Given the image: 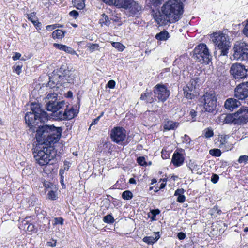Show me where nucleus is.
Here are the masks:
<instances>
[{
  "mask_svg": "<svg viewBox=\"0 0 248 248\" xmlns=\"http://www.w3.org/2000/svg\"><path fill=\"white\" fill-rule=\"evenodd\" d=\"M31 112H27L25 116L26 123L32 132L36 131L35 138L38 144L46 147H53L60 140L62 129L61 127L53 125L41 126L42 122L48 120L47 113L40 108L37 103L31 104Z\"/></svg>",
  "mask_w": 248,
  "mask_h": 248,
  "instance_id": "1",
  "label": "nucleus"
},
{
  "mask_svg": "<svg viewBox=\"0 0 248 248\" xmlns=\"http://www.w3.org/2000/svg\"><path fill=\"white\" fill-rule=\"evenodd\" d=\"M183 4L178 0H169L161 7L160 10L155 12L153 18L159 26L178 21L183 14Z\"/></svg>",
  "mask_w": 248,
  "mask_h": 248,
  "instance_id": "2",
  "label": "nucleus"
},
{
  "mask_svg": "<svg viewBox=\"0 0 248 248\" xmlns=\"http://www.w3.org/2000/svg\"><path fill=\"white\" fill-rule=\"evenodd\" d=\"M48 111H52L57 119L60 120H71L78 113V111L73 107L69 108L64 101L60 102L49 101L46 104Z\"/></svg>",
  "mask_w": 248,
  "mask_h": 248,
  "instance_id": "3",
  "label": "nucleus"
},
{
  "mask_svg": "<svg viewBox=\"0 0 248 248\" xmlns=\"http://www.w3.org/2000/svg\"><path fill=\"white\" fill-rule=\"evenodd\" d=\"M56 151L54 147H46L38 143L33 152L36 161L40 166H45L54 158Z\"/></svg>",
  "mask_w": 248,
  "mask_h": 248,
  "instance_id": "4",
  "label": "nucleus"
},
{
  "mask_svg": "<svg viewBox=\"0 0 248 248\" xmlns=\"http://www.w3.org/2000/svg\"><path fill=\"white\" fill-rule=\"evenodd\" d=\"M224 121L227 124H246L248 122V108L242 107L236 112L227 115Z\"/></svg>",
  "mask_w": 248,
  "mask_h": 248,
  "instance_id": "5",
  "label": "nucleus"
},
{
  "mask_svg": "<svg viewBox=\"0 0 248 248\" xmlns=\"http://www.w3.org/2000/svg\"><path fill=\"white\" fill-rule=\"evenodd\" d=\"M62 80L66 81L69 83H73L74 77L72 76L71 72L68 69H65L62 66L61 67L60 70L54 75L49 78V81L47 83V86L50 88L54 87L55 85H57Z\"/></svg>",
  "mask_w": 248,
  "mask_h": 248,
  "instance_id": "6",
  "label": "nucleus"
},
{
  "mask_svg": "<svg viewBox=\"0 0 248 248\" xmlns=\"http://www.w3.org/2000/svg\"><path fill=\"white\" fill-rule=\"evenodd\" d=\"M193 57L199 62L205 64H209L212 60V56L205 44H200L195 47Z\"/></svg>",
  "mask_w": 248,
  "mask_h": 248,
  "instance_id": "7",
  "label": "nucleus"
},
{
  "mask_svg": "<svg viewBox=\"0 0 248 248\" xmlns=\"http://www.w3.org/2000/svg\"><path fill=\"white\" fill-rule=\"evenodd\" d=\"M224 33H216L214 35V42L217 48L220 51V56H226L231 46L230 42L227 39Z\"/></svg>",
  "mask_w": 248,
  "mask_h": 248,
  "instance_id": "8",
  "label": "nucleus"
},
{
  "mask_svg": "<svg viewBox=\"0 0 248 248\" xmlns=\"http://www.w3.org/2000/svg\"><path fill=\"white\" fill-rule=\"evenodd\" d=\"M234 59L244 61L248 59V45L245 42H236L233 47Z\"/></svg>",
  "mask_w": 248,
  "mask_h": 248,
  "instance_id": "9",
  "label": "nucleus"
},
{
  "mask_svg": "<svg viewBox=\"0 0 248 248\" xmlns=\"http://www.w3.org/2000/svg\"><path fill=\"white\" fill-rule=\"evenodd\" d=\"M115 6L127 10L130 16L136 15L141 10V7L134 0H117Z\"/></svg>",
  "mask_w": 248,
  "mask_h": 248,
  "instance_id": "10",
  "label": "nucleus"
},
{
  "mask_svg": "<svg viewBox=\"0 0 248 248\" xmlns=\"http://www.w3.org/2000/svg\"><path fill=\"white\" fill-rule=\"evenodd\" d=\"M231 75L235 79L240 80L244 79L248 76V70L246 66L240 63L232 64L230 68Z\"/></svg>",
  "mask_w": 248,
  "mask_h": 248,
  "instance_id": "11",
  "label": "nucleus"
},
{
  "mask_svg": "<svg viewBox=\"0 0 248 248\" xmlns=\"http://www.w3.org/2000/svg\"><path fill=\"white\" fill-rule=\"evenodd\" d=\"M19 228L25 231L28 234L36 233L38 232V225L35 224V220L32 216L26 217L21 221Z\"/></svg>",
  "mask_w": 248,
  "mask_h": 248,
  "instance_id": "12",
  "label": "nucleus"
},
{
  "mask_svg": "<svg viewBox=\"0 0 248 248\" xmlns=\"http://www.w3.org/2000/svg\"><path fill=\"white\" fill-rule=\"evenodd\" d=\"M206 111L212 112L217 107V97L214 93H206L201 99Z\"/></svg>",
  "mask_w": 248,
  "mask_h": 248,
  "instance_id": "13",
  "label": "nucleus"
},
{
  "mask_svg": "<svg viewBox=\"0 0 248 248\" xmlns=\"http://www.w3.org/2000/svg\"><path fill=\"white\" fill-rule=\"evenodd\" d=\"M112 140L120 145H123L126 138V131L123 127H115L110 132Z\"/></svg>",
  "mask_w": 248,
  "mask_h": 248,
  "instance_id": "14",
  "label": "nucleus"
},
{
  "mask_svg": "<svg viewBox=\"0 0 248 248\" xmlns=\"http://www.w3.org/2000/svg\"><path fill=\"white\" fill-rule=\"evenodd\" d=\"M154 94L159 101L164 102L170 94V91L164 84H157L154 87Z\"/></svg>",
  "mask_w": 248,
  "mask_h": 248,
  "instance_id": "15",
  "label": "nucleus"
},
{
  "mask_svg": "<svg viewBox=\"0 0 248 248\" xmlns=\"http://www.w3.org/2000/svg\"><path fill=\"white\" fill-rule=\"evenodd\" d=\"M234 96L239 100H244L248 97V82L241 83L236 86Z\"/></svg>",
  "mask_w": 248,
  "mask_h": 248,
  "instance_id": "16",
  "label": "nucleus"
},
{
  "mask_svg": "<svg viewBox=\"0 0 248 248\" xmlns=\"http://www.w3.org/2000/svg\"><path fill=\"white\" fill-rule=\"evenodd\" d=\"M190 59L186 54L182 55L176 58L173 62V65H177L180 69H185L188 63L190 62Z\"/></svg>",
  "mask_w": 248,
  "mask_h": 248,
  "instance_id": "17",
  "label": "nucleus"
},
{
  "mask_svg": "<svg viewBox=\"0 0 248 248\" xmlns=\"http://www.w3.org/2000/svg\"><path fill=\"white\" fill-rule=\"evenodd\" d=\"M229 138L228 135H219L218 137V142L219 144L217 146L221 149L223 152L227 151L232 149L231 145L228 143L227 140Z\"/></svg>",
  "mask_w": 248,
  "mask_h": 248,
  "instance_id": "18",
  "label": "nucleus"
},
{
  "mask_svg": "<svg viewBox=\"0 0 248 248\" xmlns=\"http://www.w3.org/2000/svg\"><path fill=\"white\" fill-rule=\"evenodd\" d=\"M185 157L183 154L175 151L171 159V163L175 167H178L182 165L184 162Z\"/></svg>",
  "mask_w": 248,
  "mask_h": 248,
  "instance_id": "19",
  "label": "nucleus"
},
{
  "mask_svg": "<svg viewBox=\"0 0 248 248\" xmlns=\"http://www.w3.org/2000/svg\"><path fill=\"white\" fill-rule=\"evenodd\" d=\"M240 102L236 99L229 98L226 100L224 106L227 109L233 111L240 106Z\"/></svg>",
  "mask_w": 248,
  "mask_h": 248,
  "instance_id": "20",
  "label": "nucleus"
},
{
  "mask_svg": "<svg viewBox=\"0 0 248 248\" xmlns=\"http://www.w3.org/2000/svg\"><path fill=\"white\" fill-rule=\"evenodd\" d=\"M179 123L174 122L168 119L165 120L163 125L165 130H173L176 129L179 126Z\"/></svg>",
  "mask_w": 248,
  "mask_h": 248,
  "instance_id": "21",
  "label": "nucleus"
},
{
  "mask_svg": "<svg viewBox=\"0 0 248 248\" xmlns=\"http://www.w3.org/2000/svg\"><path fill=\"white\" fill-rule=\"evenodd\" d=\"M156 97L155 94H153L152 91H148V89H146L145 92L141 94L140 99L145 101L147 103H151L155 100H156Z\"/></svg>",
  "mask_w": 248,
  "mask_h": 248,
  "instance_id": "22",
  "label": "nucleus"
},
{
  "mask_svg": "<svg viewBox=\"0 0 248 248\" xmlns=\"http://www.w3.org/2000/svg\"><path fill=\"white\" fill-rule=\"evenodd\" d=\"M160 238L159 232H155V237L154 236H146L143 238V241L148 244H153L156 242Z\"/></svg>",
  "mask_w": 248,
  "mask_h": 248,
  "instance_id": "23",
  "label": "nucleus"
},
{
  "mask_svg": "<svg viewBox=\"0 0 248 248\" xmlns=\"http://www.w3.org/2000/svg\"><path fill=\"white\" fill-rule=\"evenodd\" d=\"M183 90L184 95L186 98L192 99L194 98L195 96L194 89L186 86L184 88Z\"/></svg>",
  "mask_w": 248,
  "mask_h": 248,
  "instance_id": "24",
  "label": "nucleus"
},
{
  "mask_svg": "<svg viewBox=\"0 0 248 248\" xmlns=\"http://www.w3.org/2000/svg\"><path fill=\"white\" fill-rule=\"evenodd\" d=\"M54 46L59 50L64 51L70 54H74L75 52L71 47L66 45L55 43L54 44Z\"/></svg>",
  "mask_w": 248,
  "mask_h": 248,
  "instance_id": "25",
  "label": "nucleus"
},
{
  "mask_svg": "<svg viewBox=\"0 0 248 248\" xmlns=\"http://www.w3.org/2000/svg\"><path fill=\"white\" fill-rule=\"evenodd\" d=\"M170 37L169 32L165 30L160 31L155 35V38L159 41H166Z\"/></svg>",
  "mask_w": 248,
  "mask_h": 248,
  "instance_id": "26",
  "label": "nucleus"
},
{
  "mask_svg": "<svg viewBox=\"0 0 248 248\" xmlns=\"http://www.w3.org/2000/svg\"><path fill=\"white\" fill-rule=\"evenodd\" d=\"M125 180L123 178H121L119 179L117 182L112 186L111 189H122L124 188V186H125Z\"/></svg>",
  "mask_w": 248,
  "mask_h": 248,
  "instance_id": "27",
  "label": "nucleus"
},
{
  "mask_svg": "<svg viewBox=\"0 0 248 248\" xmlns=\"http://www.w3.org/2000/svg\"><path fill=\"white\" fill-rule=\"evenodd\" d=\"M110 21L109 20L108 17L105 14L101 15V18L99 20V23L102 26L103 25L108 26L110 24Z\"/></svg>",
  "mask_w": 248,
  "mask_h": 248,
  "instance_id": "28",
  "label": "nucleus"
},
{
  "mask_svg": "<svg viewBox=\"0 0 248 248\" xmlns=\"http://www.w3.org/2000/svg\"><path fill=\"white\" fill-rule=\"evenodd\" d=\"M73 3L74 7L79 10L83 9L85 6L83 0H73Z\"/></svg>",
  "mask_w": 248,
  "mask_h": 248,
  "instance_id": "29",
  "label": "nucleus"
},
{
  "mask_svg": "<svg viewBox=\"0 0 248 248\" xmlns=\"http://www.w3.org/2000/svg\"><path fill=\"white\" fill-rule=\"evenodd\" d=\"M52 37L55 38H58V39H61L63 38L64 36V32H63L61 30H56L52 32Z\"/></svg>",
  "mask_w": 248,
  "mask_h": 248,
  "instance_id": "30",
  "label": "nucleus"
},
{
  "mask_svg": "<svg viewBox=\"0 0 248 248\" xmlns=\"http://www.w3.org/2000/svg\"><path fill=\"white\" fill-rule=\"evenodd\" d=\"M35 211L39 219L45 218L46 217V212L42 210L40 207H36Z\"/></svg>",
  "mask_w": 248,
  "mask_h": 248,
  "instance_id": "31",
  "label": "nucleus"
},
{
  "mask_svg": "<svg viewBox=\"0 0 248 248\" xmlns=\"http://www.w3.org/2000/svg\"><path fill=\"white\" fill-rule=\"evenodd\" d=\"M202 134L203 135V136L205 138H207V139L213 137L214 135L213 130L212 128L211 127H208V128H205L203 131Z\"/></svg>",
  "mask_w": 248,
  "mask_h": 248,
  "instance_id": "32",
  "label": "nucleus"
},
{
  "mask_svg": "<svg viewBox=\"0 0 248 248\" xmlns=\"http://www.w3.org/2000/svg\"><path fill=\"white\" fill-rule=\"evenodd\" d=\"M187 166L191 170L192 173L197 171L199 169V166L194 161H190L187 164Z\"/></svg>",
  "mask_w": 248,
  "mask_h": 248,
  "instance_id": "33",
  "label": "nucleus"
},
{
  "mask_svg": "<svg viewBox=\"0 0 248 248\" xmlns=\"http://www.w3.org/2000/svg\"><path fill=\"white\" fill-rule=\"evenodd\" d=\"M103 220L105 223L108 224H112L115 221L114 217L111 214H109L104 217Z\"/></svg>",
  "mask_w": 248,
  "mask_h": 248,
  "instance_id": "34",
  "label": "nucleus"
},
{
  "mask_svg": "<svg viewBox=\"0 0 248 248\" xmlns=\"http://www.w3.org/2000/svg\"><path fill=\"white\" fill-rule=\"evenodd\" d=\"M198 80L199 78H192L190 80V82L186 86L195 90L196 86L198 82Z\"/></svg>",
  "mask_w": 248,
  "mask_h": 248,
  "instance_id": "35",
  "label": "nucleus"
},
{
  "mask_svg": "<svg viewBox=\"0 0 248 248\" xmlns=\"http://www.w3.org/2000/svg\"><path fill=\"white\" fill-rule=\"evenodd\" d=\"M209 154L213 156L219 157L221 155V152L219 149H213L209 151Z\"/></svg>",
  "mask_w": 248,
  "mask_h": 248,
  "instance_id": "36",
  "label": "nucleus"
},
{
  "mask_svg": "<svg viewBox=\"0 0 248 248\" xmlns=\"http://www.w3.org/2000/svg\"><path fill=\"white\" fill-rule=\"evenodd\" d=\"M133 197V194L132 193L129 191V190H126L123 192L122 194V198L126 200H130Z\"/></svg>",
  "mask_w": 248,
  "mask_h": 248,
  "instance_id": "37",
  "label": "nucleus"
},
{
  "mask_svg": "<svg viewBox=\"0 0 248 248\" xmlns=\"http://www.w3.org/2000/svg\"><path fill=\"white\" fill-rule=\"evenodd\" d=\"M36 13L35 12L31 13L30 14H27L28 19L30 21H31L33 25H35V21H36L37 20L36 19L37 18L35 16Z\"/></svg>",
  "mask_w": 248,
  "mask_h": 248,
  "instance_id": "38",
  "label": "nucleus"
},
{
  "mask_svg": "<svg viewBox=\"0 0 248 248\" xmlns=\"http://www.w3.org/2000/svg\"><path fill=\"white\" fill-rule=\"evenodd\" d=\"M112 45L115 48H117L119 51H122L125 48L124 46L120 42H113Z\"/></svg>",
  "mask_w": 248,
  "mask_h": 248,
  "instance_id": "39",
  "label": "nucleus"
},
{
  "mask_svg": "<svg viewBox=\"0 0 248 248\" xmlns=\"http://www.w3.org/2000/svg\"><path fill=\"white\" fill-rule=\"evenodd\" d=\"M137 163L142 166L148 165L147 163L145 161V158L144 156H140L137 159Z\"/></svg>",
  "mask_w": 248,
  "mask_h": 248,
  "instance_id": "40",
  "label": "nucleus"
},
{
  "mask_svg": "<svg viewBox=\"0 0 248 248\" xmlns=\"http://www.w3.org/2000/svg\"><path fill=\"white\" fill-rule=\"evenodd\" d=\"M54 222L53 224L54 226L57 225H63L64 219L62 217H55L54 219Z\"/></svg>",
  "mask_w": 248,
  "mask_h": 248,
  "instance_id": "41",
  "label": "nucleus"
},
{
  "mask_svg": "<svg viewBox=\"0 0 248 248\" xmlns=\"http://www.w3.org/2000/svg\"><path fill=\"white\" fill-rule=\"evenodd\" d=\"M170 153L163 148L161 151V156L163 159H166L170 157Z\"/></svg>",
  "mask_w": 248,
  "mask_h": 248,
  "instance_id": "42",
  "label": "nucleus"
},
{
  "mask_svg": "<svg viewBox=\"0 0 248 248\" xmlns=\"http://www.w3.org/2000/svg\"><path fill=\"white\" fill-rule=\"evenodd\" d=\"M160 210L158 209H154L151 211V213L152 214V217H151V219L152 220H155L156 216L158 215L160 213Z\"/></svg>",
  "mask_w": 248,
  "mask_h": 248,
  "instance_id": "43",
  "label": "nucleus"
},
{
  "mask_svg": "<svg viewBox=\"0 0 248 248\" xmlns=\"http://www.w3.org/2000/svg\"><path fill=\"white\" fill-rule=\"evenodd\" d=\"M48 198L51 200H55L56 199V192L53 190H50L47 194Z\"/></svg>",
  "mask_w": 248,
  "mask_h": 248,
  "instance_id": "44",
  "label": "nucleus"
},
{
  "mask_svg": "<svg viewBox=\"0 0 248 248\" xmlns=\"http://www.w3.org/2000/svg\"><path fill=\"white\" fill-rule=\"evenodd\" d=\"M109 201L115 207L120 206V203L118 200L111 197Z\"/></svg>",
  "mask_w": 248,
  "mask_h": 248,
  "instance_id": "45",
  "label": "nucleus"
},
{
  "mask_svg": "<svg viewBox=\"0 0 248 248\" xmlns=\"http://www.w3.org/2000/svg\"><path fill=\"white\" fill-rule=\"evenodd\" d=\"M89 51L91 52L98 50L99 49V45L97 44H92L89 46Z\"/></svg>",
  "mask_w": 248,
  "mask_h": 248,
  "instance_id": "46",
  "label": "nucleus"
},
{
  "mask_svg": "<svg viewBox=\"0 0 248 248\" xmlns=\"http://www.w3.org/2000/svg\"><path fill=\"white\" fill-rule=\"evenodd\" d=\"M248 160V156L246 155H241L238 159V162L239 163H245Z\"/></svg>",
  "mask_w": 248,
  "mask_h": 248,
  "instance_id": "47",
  "label": "nucleus"
},
{
  "mask_svg": "<svg viewBox=\"0 0 248 248\" xmlns=\"http://www.w3.org/2000/svg\"><path fill=\"white\" fill-rule=\"evenodd\" d=\"M103 2L105 3L106 4L111 6L114 5L115 6L117 0H101Z\"/></svg>",
  "mask_w": 248,
  "mask_h": 248,
  "instance_id": "48",
  "label": "nucleus"
},
{
  "mask_svg": "<svg viewBox=\"0 0 248 248\" xmlns=\"http://www.w3.org/2000/svg\"><path fill=\"white\" fill-rule=\"evenodd\" d=\"M21 68H22V66L21 65H14L13 67V71L14 72H16L18 75H19V74L21 73Z\"/></svg>",
  "mask_w": 248,
  "mask_h": 248,
  "instance_id": "49",
  "label": "nucleus"
},
{
  "mask_svg": "<svg viewBox=\"0 0 248 248\" xmlns=\"http://www.w3.org/2000/svg\"><path fill=\"white\" fill-rule=\"evenodd\" d=\"M182 139L183 142L186 144H190L191 140L190 138L186 134L183 137Z\"/></svg>",
  "mask_w": 248,
  "mask_h": 248,
  "instance_id": "50",
  "label": "nucleus"
},
{
  "mask_svg": "<svg viewBox=\"0 0 248 248\" xmlns=\"http://www.w3.org/2000/svg\"><path fill=\"white\" fill-rule=\"evenodd\" d=\"M69 15L71 16L74 17L75 19H77L79 16L78 12L76 10H72V11L70 12Z\"/></svg>",
  "mask_w": 248,
  "mask_h": 248,
  "instance_id": "51",
  "label": "nucleus"
},
{
  "mask_svg": "<svg viewBox=\"0 0 248 248\" xmlns=\"http://www.w3.org/2000/svg\"><path fill=\"white\" fill-rule=\"evenodd\" d=\"M62 26H58L57 24H53V25H47L46 26V29L47 31H52L53 30L55 29V28L57 27H61Z\"/></svg>",
  "mask_w": 248,
  "mask_h": 248,
  "instance_id": "52",
  "label": "nucleus"
},
{
  "mask_svg": "<svg viewBox=\"0 0 248 248\" xmlns=\"http://www.w3.org/2000/svg\"><path fill=\"white\" fill-rule=\"evenodd\" d=\"M219 180V176L217 174H213L211 178V181L212 183L216 184Z\"/></svg>",
  "mask_w": 248,
  "mask_h": 248,
  "instance_id": "53",
  "label": "nucleus"
},
{
  "mask_svg": "<svg viewBox=\"0 0 248 248\" xmlns=\"http://www.w3.org/2000/svg\"><path fill=\"white\" fill-rule=\"evenodd\" d=\"M243 33L246 36L248 37V19L247 20V23H246L245 27L243 30Z\"/></svg>",
  "mask_w": 248,
  "mask_h": 248,
  "instance_id": "54",
  "label": "nucleus"
},
{
  "mask_svg": "<svg viewBox=\"0 0 248 248\" xmlns=\"http://www.w3.org/2000/svg\"><path fill=\"white\" fill-rule=\"evenodd\" d=\"M189 115L191 117L192 121H195V118L196 116H197V112L195 110L192 109L190 111Z\"/></svg>",
  "mask_w": 248,
  "mask_h": 248,
  "instance_id": "55",
  "label": "nucleus"
},
{
  "mask_svg": "<svg viewBox=\"0 0 248 248\" xmlns=\"http://www.w3.org/2000/svg\"><path fill=\"white\" fill-rule=\"evenodd\" d=\"M186 201V197L183 195L177 196V202L179 203H183Z\"/></svg>",
  "mask_w": 248,
  "mask_h": 248,
  "instance_id": "56",
  "label": "nucleus"
},
{
  "mask_svg": "<svg viewBox=\"0 0 248 248\" xmlns=\"http://www.w3.org/2000/svg\"><path fill=\"white\" fill-rule=\"evenodd\" d=\"M184 193V190L183 189H177L175 191L174 196H179L180 195H183Z\"/></svg>",
  "mask_w": 248,
  "mask_h": 248,
  "instance_id": "57",
  "label": "nucleus"
},
{
  "mask_svg": "<svg viewBox=\"0 0 248 248\" xmlns=\"http://www.w3.org/2000/svg\"><path fill=\"white\" fill-rule=\"evenodd\" d=\"M107 86L109 88L113 89L115 86V82L113 80H110L108 82Z\"/></svg>",
  "mask_w": 248,
  "mask_h": 248,
  "instance_id": "58",
  "label": "nucleus"
},
{
  "mask_svg": "<svg viewBox=\"0 0 248 248\" xmlns=\"http://www.w3.org/2000/svg\"><path fill=\"white\" fill-rule=\"evenodd\" d=\"M177 237L179 240H183L186 237V234L183 232H180L178 233Z\"/></svg>",
  "mask_w": 248,
  "mask_h": 248,
  "instance_id": "59",
  "label": "nucleus"
},
{
  "mask_svg": "<svg viewBox=\"0 0 248 248\" xmlns=\"http://www.w3.org/2000/svg\"><path fill=\"white\" fill-rule=\"evenodd\" d=\"M199 21V18L198 17H193L190 20V23L191 24H196Z\"/></svg>",
  "mask_w": 248,
  "mask_h": 248,
  "instance_id": "60",
  "label": "nucleus"
},
{
  "mask_svg": "<svg viewBox=\"0 0 248 248\" xmlns=\"http://www.w3.org/2000/svg\"><path fill=\"white\" fill-rule=\"evenodd\" d=\"M44 186L46 189L51 188V186H52V184L48 181H45L44 182Z\"/></svg>",
  "mask_w": 248,
  "mask_h": 248,
  "instance_id": "61",
  "label": "nucleus"
},
{
  "mask_svg": "<svg viewBox=\"0 0 248 248\" xmlns=\"http://www.w3.org/2000/svg\"><path fill=\"white\" fill-rule=\"evenodd\" d=\"M21 54L19 53H16L15 55L12 57V59L14 61H16L20 59Z\"/></svg>",
  "mask_w": 248,
  "mask_h": 248,
  "instance_id": "62",
  "label": "nucleus"
},
{
  "mask_svg": "<svg viewBox=\"0 0 248 248\" xmlns=\"http://www.w3.org/2000/svg\"><path fill=\"white\" fill-rule=\"evenodd\" d=\"M40 229L41 231H48L49 228L47 227L45 224H44L42 226H40Z\"/></svg>",
  "mask_w": 248,
  "mask_h": 248,
  "instance_id": "63",
  "label": "nucleus"
},
{
  "mask_svg": "<svg viewBox=\"0 0 248 248\" xmlns=\"http://www.w3.org/2000/svg\"><path fill=\"white\" fill-rule=\"evenodd\" d=\"M35 25H34V26L35 27V28L37 29V30H40L41 29V23L38 21V20H37L36 21H35Z\"/></svg>",
  "mask_w": 248,
  "mask_h": 248,
  "instance_id": "64",
  "label": "nucleus"
}]
</instances>
